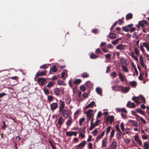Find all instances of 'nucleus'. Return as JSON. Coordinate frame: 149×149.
I'll use <instances>...</instances> for the list:
<instances>
[{"mask_svg": "<svg viewBox=\"0 0 149 149\" xmlns=\"http://www.w3.org/2000/svg\"><path fill=\"white\" fill-rule=\"evenodd\" d=\"M37 81L38 84L40 86H43L46 81V79L43 77L38 78Z\"/></svg>", "mask_w": 149, "mask_h": 149, "instance_id": "nucleus-1", "label": "nucleus"}, {"mask_svg": "<svg viewBox=\"0 0 149 149\" xmlns=\"http://www.w3.org/2000/svg\"><path fill=\"white\" fill-rule=\"evenodd\" d=\"M61 112L62 115L65 118H67L69 116V111L68 110H64L61 111Z\"/></svg>", "mask_w": 149, "mask_h": 149, "instance_id": "nucleus-2", "label": "nucleus"}, {"mask_svg": "<svg viewBox=\"0 0 149 149\" xmlns=\"http://www.w3.org/2000/svg\"><path fill=\"white\" fill-rule=\"evenodd\" d=\"M117 146V143L116 141H113L109 147L108 149H116Z\"/></svg>", "mask_w": 149, "mask_h": 149, "instance_id": "nucleus-3", "label": "nucleus"}, {"mask_svg": "<svg viewBox=\"0 0 149 149\" xmlns=\"http://www.w3.org/2000/svg\"><path fill=\"white\" fill-rule=\"evenodd\" d=\"M119 87L120 88L121 91L123 93H127L128 92L130 88V87H125L120 86H119Z\"/></svg>", "mask_w": 149, "mask_h": 149, "instance_id": "nucleus-4", "label": "nucleus"}, {"mask_svg": "<svg viewBox=\"0 0 149 149\" xmlns=\"http://www.w3.org/2000/svg\"><path fill=\"white\" fill-rule=\"evenodd\" d=\"M93 111V110L89 109L87 112L86 114L87 117V119H88V120H90L92 116L91 113Z\"/></svg>", "mask_w": 149, "mask_h": 149, "instance_id": "nucleus-5", "label": "nucleus"}, {"mask_svg": "<svg viewBox=\"0 0 149 149\" xmlns=\"http://www.w3.org/2000/svg\"><path fill=\"white\" fill-rule=\"evenodd\" d=\"M60 104L59 107V111L60 112H61V111L63 110V109L65 107V103L64 102L60 101Z\"/></svg>", "mask_w": 149, "mask_h": 149, "instance_id": "nucleus-6", "label": "nucleus"}, {"mask_svg": "<svg viewBox=\"0 0 149 149\" xmlns=\"http://www.w3.org/2000/svg\"><path fill=\"white\" fill-rule=\"evenodd\" d=\"M46 70H44L43 71L40 72H38L35 75V77H37L39 76H42L46 75Z\"/></svg>", "mask_w": 149, "mask_h": 149, "instance_id": "nucleus-7", "label": "nucleus"}, {"mask_svg": "<svg viewBox=\"0 0 149 149\" xmlns=\"http://www.w3.org/2000/svg\"><path fill=\"white\" fill-rule=\"evenodd\" d=\"M66 135L69 136H71L72 135L76 136L77 135V133L75 132H66Z\"/></svg>", "mask_w": 149, "mask_h": 149, "instance_id": "nucleus-8", "label": "nucleus"}, {"mask_svg": "<svg viewBox=\"0 0 149 149\" xmlns=\"http://www.w3.org/2000/svg\"><path fill=\"white\" fill-rule=\"evenodd\" d=\"M128 122L130 123L132 126L134 127H137L138 126V124L137 122L136 121L130 120H129Z\"/></svg>", "mask_w": 149, "mask_h": 149, "instance_id": "nucleus-9", "label": "nucleus"}, {"mask_svg": "<svg viewBox=\"0 0 149 149\" xmlns=\"http://www.w3.org/2000/svg\"><path fill=\"white\" fill-rule=\"evenodd\" d=\"M139 25L142 27H143L145 26V24L148 25V23L145 20H143L139 22Z\"/></svg>", "mask_w": 149, "mask_h": 149, "instance_id": "nucleus-10", "label": "nucleus"}, {"mask_svg": "<svg viewBox=\"0 0 149 149\" xmlns=\"http://www.w3.org/2000/svg\"><path fill=\"white\" fill-rule=\"evenodd\" d=\"M58 104L56 103H53L50 105V109L51 110H54L58 107Z\"/></svg>", "mask_w": 149, "mask_h": 149, "instance_id": "nucleus-11", "label": "nucleus"}, {"mask_svg": "<svg viewBox=\"0 0 149 149\" xmlns=\"http://www.w3.org/2000/svg\"><path fill=\"white\" fill-rule=\"evenodd\" d=\"M105 132V131L104 130L102 132L101 134L100 135H98L95 141L96 142H97L98 141V140L100 139L102 137L104 136V134Z\"/></svg>", "mask_w": 149, "mask_h": 149, "instance_id": "nucleus-12", "label": "nucleus"}, {"mask_svg": "<svg viewBox=\"0 0 149 149\" xmlns=\"http://www.w3.org/2000/svg\"><path fill=\"white\" fill-rule=\"evenodd\" d=\"M127 106L129 108H134L135 107V105L134 103H131L130 101H128L127 104Z\"/></svg>", "mask_w": 149, "mask_h": 149, "instance_id": "nucleus-13", "label": "nucleus"}, {"mask_svg": "<svg viewBox=\"0 0 149 149\" xmlns=\"http://www.w3.org/2000/svg\"><path fill=\"white\" fill-rule=\"evenodd\" d=\"M107 138L104 139L102 140V147L104 148L107 146Z\"/></svg>", "mask_w": 149, "mask_h": 149, "instance_id": "nucleus-14", "label": "nucleus"}, {"mask_svg": "<svg viewBox=\"0 0 149 149\" xmlns=\"http://www.w3.org/2000/svg\"><path fill=\"white\" fill-rule=\"evenodd\" d=\"M125 47L126 46L125 45L120 44L116 46V48L117 49L121 50L124 49Z\"/></svg>", "mask_w": 149, "mask_h": 149, "instance_id": "nucleus-15", "label": "nucleus"}, {"mask_svg": "<svg viewBox=\"0 0 149 149\" xmlns=\"http://www.w3.org/2000/svg\"><path fill=\"white\" fill-rule=\"evenodd\" d=\"M109 38L111 39H113L116 38V34L114 33H110L109 35Z\"/></svg>", "mask_w": 149, "mask_h": 149, "instance_id": "nucleus-16", "label": "nucleus"}, {"mask_svg": "<svg viewBox=\"0 0 149 149\" xmlns=\"http://www.w3.org/2000/svg\"><path fill=\"white\" fill-rule=\"evenodd\" d=\"M110 120L111 123H112L114 120V117L113 116H109L107 118L106 122L107 123Z\"/></svg>", "mask_w": 149, "mask_h": 149, "instance_id": "nucleus-17", "label": "nucleus"}, {"mask_svg": "<svg viewBox=\"0 0 149 149\" xmlns=\"http://www.w3.org/2000/svg\"><path fill=\"white\" fill-rule=\"evenodd\" d=\"M122 133L121 132H118L116 135V139L117 140H120L121 138V135Z\"/></svg>", "mask_w": 149, "mask_h": 149, "instance_id": "nucleus-18", "label": "nucleus"}, {"mask_svg": "<svg viewBox=\"0 0 149 149\" xmlns=\"http://www.w3.org/2000/svg\"><path fill=\"white\" fill-rule=\"evenodd\" d=\"M118 76L121 81L122 82L124 81H125V77L120 72H119L118 73Z\"/></svg>", "mask_w": 149, "mask_h": 149, "instance_id": "nucleus-19", "label": "nucleus"}, {"mask_svg": "<svg viewBox=\"0 0 149 149\" xmlns=\"http://www.w3.org/2000/svg\"><path fill=\"white\" fill-rule=\"evenodd\" d=\"M86 127H83L82 128H80L79 129V132H78L77 133H85V130L86 129Z\"/></svg>", "mask_w": 149, "mask_h": 149, "instance_id": "nucleus-20", "label": "nucleus"}, {"mask_svg": "<svg viewBox=\"0 0 149 149\" xmlns=\"http://www.w3.org/2000/svg\"><path fill=\"white\" fill-rule=\"evenodd\" d=\"M61 91V88H56L54 91L55 94L57 95H59V93Z\"/></svg>", "mask_w": 149, "mask_h": 149, "instance_id": "nucleus-21", "label": "nucleus"}, {"mask_svg": "<svg viewBox=\"0 0 149 149\" xmlns=\"http://www.w3.org/2000/svg\"><path fill=\"white\" fill-rule=\"evenodd\" d=\"M50 70H51L54 72H56L57 70L56 67L55 65H53L50 68Z\"/></svg>", "mask_w": 149, "mask_h": 149, "instance_id": "nucleus-22", "label": "nucleus"}, {"mask_svg": "<svg viewBox=\"0 0 149 149\" xmlns=\"http://www.w3.org/2000/svg\"><path fill=\"white\" fill-rule=\"evenodd\" d=\"M96 91L97 93L100 95H102V91L101 88L100 87H97L96 89Z\"/></svg>", "mask_w": 149, "mask_h": 149, "instance_id": "nucleus-23", "label": "nucleus"}, {"mask_svg": "<svg viewBox=\"0 0 149 149\" xmlns=\"http://www.w3.org/2000/svg\"><path fill=\"white\" fill-rule=\"evenodd\" d=\"M132 15L131 13H129L126 15V19L127 20L131 19L132 18Z\"/></svg>", "mask_w": 149, "mask_h": 149, "instance_id": "nucleus-24", "label": "nucleus"}, {"mask_svg": "<svg viewBox=\"0 0 149 149\" xmlns=\"http://www.w3.org/2000/svg\"><path fill=\"white\" fill-rule=\"evenodd\" d=\"M85 85L89 88H91L93 86L92 84L90 81H87Z\"/></svg>", "mask_w": 149, "mask_h": 149, "instance_id": "nucleus-25", "label": "nucleus"}, {"mask_svg": "<svg viewBox=\"0 0 149 149\" xmlns=\"http://www.w3.org/2000/svg\"><path fill=\"white\" fill-rule=\"evenodd\" d=\"M86 143V141L85 140L82 141L81 143H79L78 145V147H84Z\"/></svg>", "mask_w": 149, "mask_h": 149, "instance_id": "nucleus-26", "label": "nucleus"}, {"mask_svg": "<svg viewBox=\"0 0 149 149\" xmlns=\"http://www.w3.org/2000/svg\"><path fill=\"white\" fill-rule=\"evenodd\" d=\"M95 103L94 101H93L88 104L86 107V109H87L88 108L91 107L93 106Z\"/></svg>", "mask_w": 149, "mask_h": 149, "instance_id": "nucleus-27", "label": "nucleus"}, {"mask_svg": "<svg viewBox=\"0 0 149 149\" xmlns=\"http://www.w3.org/2000/svg\"><path fill=\"white\" fill-rule=\"evenodd\" d=\"M63 120V119L62 116L60 117L58 119V124L59 125H61L63 123L62 120Z\"/></svg>", "mask_w": 149, "mask_h": 149, "instance_id": "nucleus-28", "label": "nucleus"}, {"mask_svg": "<svg viewBox=\"0 0 149 149\" xmlns=\"http://www.w3.org/2000/svg\"><path fill=\"white\" fill-rule=\"evenodd\" d=\"M122 69L123 71L126 72H128V69L127 67L125 65H122Z\"/></svg>", "mask_w": 149, "mask_h": 149, "instance_id": "nucleus-29", "label": "nucleus"}, {"mask_svg": "<svg viewBox=\"0 0 149 149\" xmlns=\"http://www.w3.org/2000/svg\"><path fill=\"white\" fill-rule=\"evenodd\" d=\"M144 148L146 149H148L149 148V145L148 141L144 143L143 144Z\"/></svg>", "mask_w": 149, "mask_h": 149, "instance_id": "nucleus-30", "label": "nucleus"}, {"mask_svg": "<svg viewBox=\"0 0 149 149\" xmlns=\"http://www.w3.org/2000/svg\"><path fill=\"white\" fill-rule=\"evenodd\" d=\"M81 82V80L79 79H76L74 81L73 84H79Z\"/></svg>", "mask_w": 149, "mask_h": 149, "instance_id": "nucleus-31", "label": "nucleus"}, {"mask_svg": "<svg viewBox=\"0 0 149 149\" xmlns=\"http://www.w3.org/2000/svg\"><path fill=\"white\" fill-rule=\"evenodd\" d=\"M130 84L132 87H135L136 85V82L135 81L130 82Z\"/></svg>", "mask_w": 149, "mask_h": 149, "instance_id": "nucleus-32", "label": "nucleus"}, {"mask_svg": "<svg viewBox=\"0 0 149 149\" xmlns=\"http://www.w3.org/2000/svg\"><path fill=\"white\" fill-rule=\"evenodd\" d=\"M82 77L83 78H87L89 77V74L87 73L84 72L81 74Z\"/></svg>", "mask_w": 149, "mask_h": 149, "instance_id": "nucleus-33", "label": "nucleus"}, {"mask_svg": "<svg viewBox=\"0 0 149 149\" xmlns=\"http://www.w3.org/2000/svg\"><path fill=\"white\" fill-rule=\"evenodd\" d=\"M49 65L48 64H45L41 65L40 67V68H42L43 69H45L48 67Z\"/></svg>", "mask_w": 149, "mask_h": 149, "instance_id": "nucleus-34", "label": "nucleus"}, {"mask_svg": "<svg viewBox=\"0 0 149 149\" xmlns=\"http://www.w3.org/2000/svg\"><path fill=\"white\" fill-rule=\"evenodd\" d=\"M136 117H137V118H140L141 120V121L144 123L146 124V121L143 118H142L141 117H140L137 114H136L135 115Z\"/></svg>", "mask_w": 149, "mask_h": 149, "instance_id": "nucleus-35", "label": "nucleus"}, {"mask_svg": "<svg viewBox=\"0 0 149 149\" xmlns=\"http://www.w3.org/2000/svg\"><path fill=\"white\" fill-rule=\"evenodd\" d=\"M115 130L114 129H113L111 132V135L110 136V140H111L112 137H113L115 132Z\"/></svg>", "mask_w": 149, "mask_h": 149, "instance_id": "nucleus-36", "label": "nucleus"}, {"mask_svg": "<svg viewBox=\"0 0 149 149\" xmlns=\"http://www.w3.org/2000/svg\"><path fill=\"white\" fill-rule=\"evenodd\" d=\"M139 98L138 97H133L132 98V100L134 101L135 102L139 104L140 103V102L136 100L138 99Z\"/></svg>", "mask_w": 149, "mask_h": 149, "instance_id": "nucleus-37", "label": "nucleus"}, {"mask_svg": "<svg viewBox=\"0 0 149 149\" xmlns=\"http://www.w3.org/2000/svg\"><path fill=\"white\" fill-rule=\"evenodd\" d=\"M91 32L94 33L95 34H97L99 33L98 29H93L91 30Z\"/></svg>", "mask_w": 149, "mask_h": 149, "instance_id": "nucleus-38", "label": "nucleus"}, {"mask_svg": "<svg viewBox=\"0 0 149 149\" xmlns=\"http://www.w3.org/2000/svg\"><path fill=\"white\" fill-rule=\"evenodd\" d=\"M97 56L93 53L91 54L90 55V57L91 59H95L97 58Z\"/></svg>", "mask_w": 149, "mask_h": 149, "instance_id": "nucleus-39", "label": "nucleus"}, {"mask_svg": "<svg viewBox=\"0 0 149 149\" xmlns=\"http://www.w3.org/2000/svg\"><path fill=\"white\" fill-rule=\"evenodd\" d=\"M120 39V38L117 39H116V40L113 41L112 42V43L113 45H116L117 43H118Z\"/></svg>", "mask_w": 149, "mask_h": 149, "instance_id": "nucleus-40", "label": "nucleus"}, {"mask_svg": "<svg viewBox=\"0 0 149 149\" xmlns=\"http://www.w3.org/2000/svg\"><path fill=\"white\" fill-rule=\"evenodd\" d=\"M116 74L115 72H113L111 74V75L113 79L115 78L116 77Z\"/></svg>", "mask_w": 149, "mask_h": 149, "instance_id": "nucleus-41", "label": "nucleus"}, {"mask_svg": "<svg viewBox=\"0 0 149 149\" xmlns=\"http://www.w3.org/2000/svg\"><path fill=\"white\" fill-rule=\"evenodd\" d=\"M80 89L83 91H84L86 90V88L84 85H82L80 86Z\"/></svg>", "mask_w": 149, "mask_h": 149, "instance_id": "nucleus-42", "label": "nucleus"}, {"mask_svg": "<svg viewBox=\"0 0 149 149\" xmlns=\"http://www.w3.org/2000/svg\"><path fill=\"white\" fill-rule=\"evenodd\" d=\"M85 120V118H81L79 120V124L80 125H82L83 123L84 122Z\"/></svg>", "mask_w": 149, "mask_h": 149, "instance_id": "nucleus-43", "label": "nucleus"}, {"mask_svg": "<svg viewBox=\"0 0 149 149\" xmlns=\"http://www.w3.org/2000/svg\"><path fill=\"white\" fill-rule=\"evenodd\" d=\"M122 29L125 32H128L129 31V29L126 26L123 27Z\"/></svg>", "mask_w": 149, "mask_h": 149, "instance_id": "nucleus-44", "label": "nucleus"}, {"mask_svg": "<svg viewBox=\"0 0 149 149\" xmlns=\"http://www.w3.org/2000/svg\"><path fill=\"white\" fill-rule=\"evenodd\" d=\"M49 143L53 149H56L55 146L54 145V144L50 140L49 141Z\"/></svg>", "mask_w": 149, "mask_h": 149, "instance_id": "nucleus-45", "label": "nucleus"}, {"mask_svg": "<svg viewBox=\"0 0 149 149\" xmlns=\"http://www.w3.org/2000/svg\"><path fill=\"white\" fill-rule=\"evenodd\" d=\"M134 52L135 54L138 55L139 54V50L136 47L134 48Z\"/></svg>", "mask_w": 149, "mask_h": 149, "instance_id": "nucleus-46", "label": "nucleus"}, {"mask_svg": "<svg viewBox=\"0 0 149 149\" xmlns=\"http://www.w3.org/2000/svg\"><path fill=\"white\" fill-rule=\"evenodd\" d=\"M124 58H122L120 59V61L122 63V64H126V61L125 60H124Z\"/></svg>", "mask_w": 149, "mask_h": 149, "instance_id": "nucleus-47", "label": "nucleus"}, {"mask_svg": "<svg viewBox=\"0 0 149 149\" xmlns=\"http://www.w3.org/2000/svg\"><path fill=\"white\" fill-rule=\"evenodd\" d=\"M117 21L110 28V29L111 31L114 28L115 26L117 25Z\"/></svg>", "mask_w": 149, "mask_h": 149, "instance_id": "nucleus-48", "label": "nucleus"}, {"mask_svg": "<svg viewBox=\"0 0 149 149\" xmlns=\"http://www.w3.org/2000/svg\"><path fill=\"white\" fill-rule=\"evenodd\" d=\"M53 85V83L52 82H50L47 84L46 86V87H51Z\"/></svg>", "mask_w": 149, "mask_h": 149, "instance_id": "nucleus-49", "label": "nucleus"}, {"mask_svg": "<svg viewBox=\"0 0 149 149\" xmlns=\"http://www.w3.org/2000/svg\"><path fill=\"white\" fill-rule=\"evenodd\" d=\"M139 60H140V63H144L143 58L142 57V55H140V56Z\"/></svg>", "mask_w": 149, "mask_h": 149, "instance_id": "nucleus-50", "label": "nucleus"}, {"mask_svg": "<svg viewBox=\"0 0 149 149\" xmlns=\"http://www.w3.org/2000/svg\"><path fill=\"white\" fill-rule=\"evenodd\" d=\"M92 133H93V136H95L97 135L98 133V131L97 130L95 129L93 131V132H92Z\"/></svg>", "mask_w": 149, "mask_h": 149, "instance_id": "nucleus-51", "label": "nucleus"}, {"mask_svg": "<svg viewBox=\"0 0 149 149\" xmlns=\"http://www.w3.org/2000/svg\"><path fill=\"white\" fill-rule=\"evenodd\" d=\"M71 100L70 99V97L67 98L66 100V103L68 104H70L71 102Z\"/></svg>", "mask_w": 149, "mask_h": 149, "instance_id": "nucleus-52", "label": "nucleus"}, {"mask_svg": "<svg viewBox=\"0 0 149 149\" xmlns=\"http://www.w3.org/2000/svg\"><path fill=\"white\" fill-rule=\"evenodd\" d=\"M58 84L59 85H64L65 84L64 81H58Z\"/></svg>", "mask_w": 149, "mask_h": 149, "instance_id": "nucleus-53", "label": "nucleus"}, {"mask_svg": "<svg viewBox=\"0 0 149 149\" xmlns=\"http://www.w3.org/2000/svg\"><path fill=\"white\" fill-rule=\"evenodd\" d=\"M53 99V98L52 95H49L48 97V100L50 102H52Z\"/></svg>", "mask_w": 149, "mask_h": 149, "instance_id": "nucleus-54", "label": "nucleus"}, {"mask_svg": "<svg viewBox=\"0 0 149 149\" xmlns=\"http://www.w3.org/2000/svg\"><path fill=\"white\" fill-rule=\"evenodd\" d=\"M82 97L84 98H86L88 97V94L86 93H84L83 94Z\"/></svg>", "mask_w": 149, "mask_h": 149, "instance_id": "nucleus-55", "label": "nucleus"}, {"mask_svg": "<svg viewBox=\"0 0 149 149\" xmlns=\"http://www.w3.org/2000/svg\"><path fill=\"white\" fill-rule=\"evenodd\" d=\"M134 139L135 141L137 142L140 140L139 136L137 135H136L134 136Z\"/></svg>", "mask_w": 149, "mask_h": 149, "instance_id": "nucleus-56", "label": "nucleus"}, {"mask_svg": "<svg viewBox=\"0 0 149 149\" xmlns=\"http://www.w3.org/2000/svg\"><path fill=\"white\" fill-rule=\"evenodd\" d=\"M143 76L141 72L140 73L139 76L138 77L139 79L140 80H143Z\"/></svg>", "mask_w": 149, "mask_h": 149, "instance_id": "nucleus-57", "label": "nucleus"}, {"mask_svg": "<svg viewBox=\"0 0 149 149\" xmlns=\"http://www.w3.org/2000/svg\"><path fill=\"white\" fill-rule=\"evenodd\" d=\"M95 53L96 54H102V53L101 52V51H100V49L99 48H97L95 51Z\"/></svg>", "mask_w": 149, "mask_h": 149, "instance_id": "nucleus-58", "label": "nucleus"}, {"mask_svg": "<svg viewBox=\"0 0 149 149\" xmlns=\"http://www.w3.org/2000/svg\"><path fill=\"white\" fill-rule=\"evenodd\" d=\"M111 129V127L109 126L107 129L106 134H108L109 132Z\"/></svg>", "mask_w": 149, "mask_h": 149, "instance_id": "nucleus-59", "label": "nucleus"}, {"mask_svg": "<svg viewBox=\"0 0 149 149\" xmlns=\"http://www.w3.org/2000/svg\"><path fill=\"white\" fill-rule=\"evenodd\" d=\"M111 54H107L105 55V57L106 58L109 59L110 58Z\"/></svg>", "mask_w": 149, "mask_h": 149, "instance_id": "nucleus-60", "label": "nucleus"}, {"mask_svg": "<svg viewBox=\"0 0 149 149\" xmlns=\"http://www.w3.org/2000/svg\"><path fill=\"white\" fill-rule=\"evenodd\" d=\"M43 90L45 94L46 95H48L49 94V92L48 89H47L46 88H45Z\"/></svg>", "mask_w": 149, "mask_h": 149, "instance_id": "nucleus-61", "label": "nucleus"}, {"mask_svg": "<svg viewBox=\"0 0 149 149\" xmlns=\"http://www.w3.org/2000/svg\"><path fill=\"white\" fill-rule=\"evenodd\" d=\"M124 18H122L121 19H118V23L119 25H121L123 23V20L124 19Z\"/></svg>", "mask_w": 149, "mask_h": 149, "instance_id": "nucleus-62", "label": "nucleus"}, {"mask_svg": "<svg viewBox=\"0 0 149 149\" xmlns=\"http://www.w3.org/2000/svg\"><path fill=\"white\" fill-rule=\"evenodd\" d=\"M71 123V119L68 120L66 123V124L67 125H70Z\"/></svg>", "mask_w": 149, "mask_h": 149, "instance_id": "nucleus-63", "label": "nucleus"}, {"mask_svg": "<svg viewBox=\"0 0 149 149\" xmlns=\"http://www.w3.org/2000/svg\"><path fill=\"white\" fill-rule=\"evenodd\" d=\"M120 127L121 130L122 131H124V125L123 123H121L120 125Z\"/></svg>", "mask_w": 149, "mask_h": 149, "instance_id": "nucleus-64", "label": "nucleus"}]
</instances>
